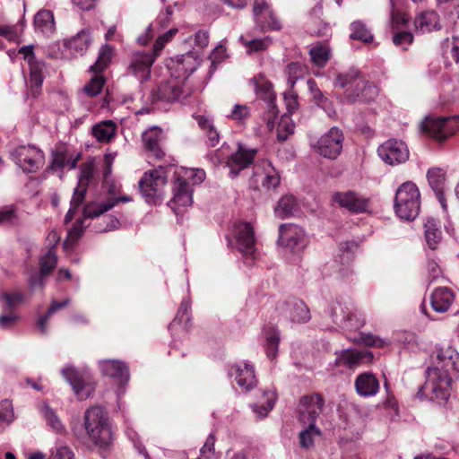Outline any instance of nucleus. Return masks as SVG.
I'll return each mask as SVG.
<instances>
[{
  "mask_svg": "<svg viewBox=\"0 0 459 459\" xmlns=\"http://www.w3.org/2000/svg\"><path fill=\"white\" fill-rule=\"evenodd\" d=\"M129 196L109 197L103 202H92L83 207V219H94L114 208L120 202H130Z\"/></svg>",
  "mask_w": 459,
  "mask_h": 459,
  "instance_id": "27",
  "label": "nucleus"
},
{
  "mask_svg": "<svg viewBox=\"0 0 459 459\" xmlns=\"http://www.w3.org/2000/svg\"><path fill=\"white\" fill-rule=\"evenodd\" d=\"M264 334L266 354L269 359H273L276 357L278 351L280 333L276 328L270 327L265 330Z\"/></svg>",
  "mask_w": 459,
  "mask_h": 459,
  "instance_id": "45",
  "label": "nucleus"
},
{
  "mask_svg": "<svg viewBox=\"0 0 459 459\" xmlns=\"http://www.w3.org/2000/svg\"><path fill=\"white\" fill-rule=\"evenodd\" d=\"M236 247L246 256L252 255L255 251L254 229L248 222H238L234 225Z\"/></svg>",
  "mask_w": 459,
  "mask_h": 459,
  "instance_id": "16",
  "label": "nucleus"
},
{
  "mask_svg": "<svg viewBox=\"0 0 459 459\" xmlns=\"http://www.w3.org/2000/svg\"><path fill=\"white\" fill-rule=\"evenodd\" d=\"M94 175V165L91 162L83 163L80 167L78 185L88 187Z\"/></svg>",
  "mask_w": 459,
  "mask_h": 459,
  "instance_id": "56",
  "label": "nucleus"
},
{
  "mask_svg": "<svg viewBox=\"0 0 459 459\" xmlns=\"http://www.w3.org/2000/svg\"><path fill=\"white\" fill-rule=\"evenodd\" d=\"M113 56L114 48L110 45L102 46L96 62L91 66V71L95 74L101 73L108 67Z\"/></svg>",
  "mask_w": 459,
  "mask_h": 459,
  "instance_id": "42",
  "label": "nucleus"
},
{
  "mask_svg": "<svg viewBox=\"0 0 459 459\" xmlns=\"http://www.w3.org/2000/svg\"><path fill=\"white\" fill-rule=\"evenodd\" d=\"M350 310L351 308H349L345 304L337 301L331 305L329 308V315L332 321L336 325L343 328L347 322V317L350 315Z\"/></svg>",
  "mask_w": 459,
  "mask_h": 459,
  "instance_id": "43",
  "label": "nucleus"
},
{
  "mask_svg": "<svg viewBox=\"0 0 459 459\" xmlns=\"http://www.w3.org/2000/svg\"><path fill=\"white\" fill-rule=\"evenodd\" d=\"M275 401L276 394L274 391H264L259 401L252 404L251 408L258 417H265L273 408Z\"/></svg>",
  "mask_w": 459,
  "mask_h": 459,
  "instance_id": "38",
  "label": "nucleus"
},
{
  "mask_svg": "<svg viewBox=\"0 0 459 459\" xmlns=\"http://www.w3.org/2000/svg\"><path fill=\"white\" fill-rule=\"evenodd\" d=\"M156 55L153 52H135L133 54L128 66V74L136 77L140 82H145L150 78L151 68L155 61Z\"/></svg>",
  "mask_w": 459,
  "mask_h": 459,
  "instance_id": "13",
  "label": "nucleus"
},
{
  "mask_svg": "<svg viewBox=\"0 0 459 459\" xmlns=\"http://www.w3.org/2000/svg\"><path fill=\"white\" fill-rule=\"evenodd\" d=\"M304 429L299 434V446L304 449L314 446L316 438L321 437L322 431L316 425L303 426Z\"/></svg>",
  "mask_w": 459,
  "mask_h": 459,
  "instance_id": "41",
  "label": "nucleus"
},
{
  "mask_svg": "<svg viewBox=\"0 0 459 459\" xmlns=\"http://www.w3.org/2000/svg\"><path fill=\"white\" fill-rule=\"evenodd\" d=\"M250 116V108L247 105L237 104L233 107L232 111L228 117L238 122L243 123Z\"/></svg>",
  "mask_w": 459,
  "mask_h": 459,
  "instance_id": "58",
  "label": "nucleus"
},
{
  "mask_svg": "<svg viewBox=\"0 0 459 459\" xmlns=\"http://www.w3.org/2000/svg\"><path fill=\"white\" fill-rule=\"evenodd\" d=\"M335 365L344 366L350 369L369 363L373 359V354L367 350L347 349L335 351Z\"/></svg>",
  "mask_w": 459,
  "mask_h": 459,
  "instance_id": "19",
  "label": "nucleus"
},
{
  "mask_svg": "<svg viewBox=\"0 0 459 459\" xmlns=\"http://www.w3.org/2000/svg\"><path fill=\"white\" fill-rule=\"evenodd\" d=\"M35 29L45 35L52 34L55 30V19L51 11L42 9L34 17Z\"/></svg>",
  "mask_w": 459,
  "mask_h": 459,
  "instance_id": "36",
  "label": "nucleus"
},
{
  "mask_svg": "<svg viewBox=\"0 0 459 459\" xmlns=\"http://www.w3.org/2000/svg\"><path fill=\"white\" fill-rule=\"evenodd\" d=\"M330 54L329 47L324 44H316L309 50L311 60L319 67H323L327 63Z\"/></svg>",
  "mask_w": 459,
  "mask_h": 459,
  "instance_id": "46",
  "label": "nucleus"
},
{
  "mask_svg": "<svg viewBox=\"0 0 459 459\" xmlns=\"http://www.w3.org/2000/svg\"><path fill=\"white\" fill-rule=\"evenodd\" d=\"M343 141L342 131L333 126L318 139L315 149L322 157L335 160L342 152Z\"/></svg>",
  "mask_w": 459,
  "mask_h": 459,
  "instance_id": "9",
  "label": "nucleus"
},
{
  "mask_svg": "<svg viewBox=\"0 0 459 459\" xmlns=\"http://www.w3.org/2000/svg\"><path fill=\"white\" fill-rule=\"evenodd\" d=\"M441 370L449 373L450 370L459 371V354L451 347L440 348L436 351L435 365Z\"/></svg>",
  "mask_w": 459,
  "mask_h": 459,
  "instance_id": "29",
  "label": "nucleus"
},
{
  "mask_svg": "<svg viewBox=\"0 0 459 459\" xmlns=\"http://www.w3.org/2000/svg\"><path fill=\"white\" fill-rule=\"evenodd\" d=\"M198 66V56L195 52L188 51L172 58L168 65L171 74L176 78H187Z\"/></svg>",
  "mask_w": 459,
  "mask_h": 459,
  "instance_id": "15",
  "label": "nucleus"
},
{
  "mask_svg": "<svg viewBox=\"0 0 459 459\" xmlns=\"http://www.w3.org/2000/svg\"><path fill=\"white\" fill-rule=\"evenodd\" d=\"M253 169L252 182L256 186L261 183L262 187L270 190L280 184V176L269 161L263 160L260 164L255 165Z\"/></svg>",
  "mask_w": 459,
  "mask_h": 459,
  "instance_id": "18",
  "label": "nucleus"
},
{
  "mask_svg": "<svg viewBox=\"0 0 459 459\" xmlns=\"http://www.w3.org/2000/svg\"><path fill=\"white\" fill-rule=\"evenodd\" d=\"M295 207V198L292 195H285L279 200L274 213L278 218L284 219L293 214Z\"/></svg>",
  "mask_w": 459,
  "mask_h": 459,
  "instance_id": "44",
  "label": "nucleus"
},
{
  "mask_svg": "<svg viewBox=\"0 0 459 459\" xmlns=\"http://www.w3.org/2000/svg\"><path fill=\"white\" fill-rule=\"evenodd\" d=\"M57 257L53 250V247H51L41 258H40V277L38 280L34 278H30V286L35 288L37 286H42L43 280L42 278L46 275H48L56 265Z\"/></svg>",
  "mask_w": 459,
  "mask_h": 459,
  "instance_id": "35",
  "label": "nucleus"
},
{
  "mask_svg": "<svg viewBox=\"0 0 459 459\" xmlns=\"http://www.w3.org/2000/svg\"><path fill=\"white\" fill-rule=\"evenodd\" d=\"M178 33V29L173 28L168 30L166 33L160 35L155 41L153 46V53L158 56L159 53L162 50L166 43L170 41L175 35Z\"/></svg>",
  "mask_w": 459,
  "mask_h": 459,
  "instance_id": "62",
  "label": "nucleus"
},
{
  "mask_svg": "<svg viewBox=\"0 0 459 459\" xmlns=\"http://www.w3.org/2000/svg\"><path fill=\"white\" fill-rule=\"evenodd\" d=\"M41 414L44 416L48 425L56 433L63 434L65 428L57 417L56 413L48 405L43 404L40 408Z\"/></svg>",
  "mask_w": 459,
  "mask_h": 459,
  "instance_id": "48",
  "label": "nucleus"
},
{
  "mask_svg": "<svg viewBox=\"0 0 459 459\" xmlns=\"http://www.w3.org/2000/svg\"><path fill=\"white\" fill-rule=\"evenodd\" d=\"M230 377H234L238 385L243 390H250L256 385L255 368L247 361H240L232 365L229 370Z\"/></svg>",
  "mask_w": 459,
  "mask_h": 459,
  "instance_id": "20",
  "label": "nucleus"
},
{
  "mask_svg": "<svg viewBox=\"0 0 459 459\" xmlns=\"http://www.w3.org/2000/svg\"><path fill=\"white\" fill-rule=\"evenodd\" d=\"M85 429L92 442L100 447H107L112 441V432L104 410L100 406L88 409L84 416Z\"/></svg>",
  "mask_w": 459,
  "mask_h": 459,
  "instance_id": "4",
  "label": "nucleus"
},
{
  "mask_svg": "<svg viewBox=\"0 0 459 459\" xmlns=\"http://www.w3.org/2000/svg\"><path fill=\"white\" fill-rule=\"evenodd\" d=\"M91 43V31L89 29H83L75 36L65 41V46L75 56H82Z\"/></svg>",
  "mask_w": 459,
  "mask_h": 459,
  "instance_id": "32",
  "label": "nucleus"
},
{
  "mask_svg": "<svg viewBox=\"0 0 459 459\" xmlns=\"http://www.w3.org/2000/svg\"><path fill=\"white\" fill-rule=\"evenodd\" d=\"M357 394L361 397L375 396L379 391V381L377 377L369 372L359 374L354 381Z\"/></svg>",
  "mask_w": 459,
  "mask_h": 459,
  "instance_id": "28",
  "label": "nucleus"
},
{
  "mask_svg": "<svg viewBox=\"0 0 459 459\" xmlns=\"http://www.w3.org/2000/svg\"><path fill=\"white\" fill-rule=\"evenodd\" d=\"M42 69V63L33 65H31V66H30V83L31 94L33 97L37 96L43 82Z\"/></svg>",
  "mask_w": 459,
  "mask_h": 459,
  "instance_id": "49",
  "label": "nucleus"
},
{
  "mask_svg": "<svg viewBox=\"0 0 459 459\" xmlns=\"http://www.w3.org/2000/svg\"><path fill=\"white\" fill-rule=\"evenodd\" d=\"M164 167H158L152 170L145 172L139 181V188L148 203H155L163 195L164 187L167 184L169 169Z\"/></svg>",
  "mask_w": 459,
  "mask_h": 459,
  "instance_id": "5",
  "label": "nucleus"
},
{
  "mask_svg": "<svg viewBox=\"0 0 459 459\" xmlns=\"http://www.w3.org/2000/svg\"><path fill=\"white\" fill-rule=\"evenodd\" d=\"M173 185V197L169 202L170 207L176 213L182 212L181 208H187L193 204V190L191 186L201 184L205 178V172L199 169H181Z\"/></svg>",
  "mask_w": 459,
  "mask_h": 459,
  "instance_id": "1",
  "label": "nucleus"
},
{
  "mask_svg": "<svg viewBox=\"0 0 459 459\" xmlns=\"http://www.w3.org/2000/svg\"><path fill=\"white\" fill-rule=\"evenodd\" d=\"M344 94L349 102H369L377 97L378 89L376 85L365 81L363 77H361V79L358 81L355 90L348 89L345 91Z\"/></svg>",
  "mask_w": 459,
  "mask_h": 459,
  "instance_id": "25",
  "label": "nucleus"
},
{
  "mask_svg": "<svg viewBox=\"0 0 459 459\" xmlns=\"http://www.w3.org/2000/svg\"><path fill=\"white\" fill-rule=\"evenodd\" d=\"M255 93L258 98L266 102L268 108L267 127L272 130L274 126V119L278 116V110L274 104L275 93L273 84L263 77L255 78Z\"/></svg>",
  "mask_w": 459,
  "mask_h": 459,
  "instance_id": "14",
  "label": "nucleus"
},
{
  "mask_svg": "<svg viewBox=\"0 0 459 459\" xmlns=\"http://www.w3.org/2000/svg\"><path fill=\"white\" fill-rule=\"evenodd\" d=\"M427 178L429 186L434 191L442 189L445 182V172L439 168H432L428 170Z\"/></svg>",
  "mask_w": 459,
  "mask_h": 459,
  "instance_id": "51",
  "label": "nucleus"
},
{
  "mask_svg": "<svg viewBox=\"0 0 459 459\" xmlns=\"http://www.w3.org/2000/svg\"><path fill=\"white\" fill-rule=\"evenodd\" d=\"M377 153L382 160L390 165H398L409 159L407 145L395 139H390L382 143L377 149Z\"/></svg>",
  "mask_w": 459,
  "mask_h": 459,
  "instance_id": "12",
  "label": "nucleus"
},
{
  "mask_svg": "<svg viewBox=\"0 0 459 459\" xmlns=\"http://www.w3.org/2000/svg\"><path fill=\"white\" fill-rule=\"evenodd\" d=\"M455 297V293L450 288H437L430 296L431 307L437 313H445L450 308Z\"/></svg>",
  "mask_w": 459,
  "mask_h": 459,
  "instance_id": "30",
  "label": "nucleus"
},
{
  "mask_svg": "<svg viewBox=\"0 0 459 459\" xmlns=\"http://www.w3.org/2000/svg\"><path fill=\"white\" fill-rule=\"evenodd\" d=\"M309 91L315 102L324 109H326L330 104L327 98L325 97L321 90L317 87L316 82L313 79L307 82Z\"/></svg>",
  "mask_w": 459,
  "mask_h": 459,
  "instance_id": "53",
  "label": "nucleus"
},
{
  "mask_svg": "<svg viewBox=\"0 0 459 459\" xmlns=\"http://www.w3.org/2000/svg\"><path fill=\"white\" fill-rule=\"evenodd\" d=\"M365 325V316L364 315L357 310L351 309L350 315L347 317V322L345 323L343 329L346 330H359Z\"/></svg>",
  "mask_w": 459,
  "mask_h": 459,
  "instance_id": "52",
  "label": "nucleus"
},
{
  "mask_svg": "<svg viewBox=\"0 0 459 459\" xmlns=\"http://www.w3.org/2000/svg\"><path fill=\"white\" fill-rule=\"evenodd\" d=\"M424 235L429 247L435 250L442 238L441 230L435 219L429 218L426 220L424 223Z\"/></svg>",
  "mask_w": 459,
  "mask_h": 459,
  "instance_id": "39",
  "label": "nucleus"
},
{
  "mask_svg": "<svg viewBox=\"0 0 459 459\" xmlns=\"http://www.w3.org/2000/svg\"><path fill=\"white\" fill-rule=\"evenodd\" d=\"M413 41V36L409 31H397L393 36V43L396 47L406 49Z\"/></svg>",
  "mask_w": 459,
  "mask_h": 459,
  "instance_id": "61",
  "label": "nucleus"
},
{
  "mask_svg": "<svg viewBox=\"0 0 459 459\" xmlns=\"http://www.w3.org/2000/svg\"><path fill=\"white\" fill-rule=\"evenodd\" d=\"M324 398L318 394L303 396L298 407V420L302 426L316 425V420L323 411Z\"/></svg>",
  "mask_w": 459,
  "mask_h": 459,
  "instance_id": "10",
  "label": "nucleus"
},
{
  "mask_svg": "<svg viewBox=\"0 0 459 459\" xmlns=\"http://www.w3.org/2000/svg\"><path fill=\"white\" fill-rule=\"evenodd\" d=\"M186 96L181 82L177 78L160 83L151 93L152 103L158 108L182 101Z\"/></svg>",
  "mask_w": 459,
  "mask_h": 459,
  "instance_id": "8",
  "label": "nucleus"
},
{
  "mask_svg": "<svg viewBox=\"0 0 459 459\" xmlns=\"http://www.w3.org/2000/svg\"><path fill=\"white\" fill-rule=\"evenodd\" d=\"M452 378L446 370L437 366L429 367L426 370V381L419 388L417 397L427 398L438 403H446L450 397Z\"/></svg>",
  "mask_w": 459,
  "mask_h": 459,
  "instance_id": "2",
  "label": "nucleus"
},
{
  "mask_svg": "<svg viewBox=\"0 0 459 459\" xmlns=\"http://www.w3.org/2000/svg\"><path fill=\"white\" fill-rule=\"evenodd\" d=\"M351 39L369 43L373 40V35L366 25L360 21H355L351 24Z\"/></svg>",
  "mask_w": 459,
  "mask_h": 459,
  "instance_id": "47",
  "label": "nucleus"
},
{
  "mask_svg": "<svg viewBox=\"0 0 459 459\" xmlns=\"http://www.w3.org/2000/svg\"><path fill=\"white\" fill-rule=\"evenodd\" d=\"M276 310L283 318L289 319L292 323L304 324L311 318L308 307L304 301L298 299L279 302Z\"/></svg>",
  "mask_w": 459,
  "mask_h": 459,
  "instance_id": "11",
  "label": "nucleus"
},
{
  "mask_svg": "<svg viewBox=\"0 0 459 459\" xmlns=\"http://www.w3.org/2000/svg\"><path fill=\"white\" fill-rule=\"evenodd\" d=\"M253 15L255 22L262 30H277L279 22L274 17L270 4L265 0H255L253 4Z\"/></svg>",
  "mask_w": 459,
  "mask_h": 459,
  "instance_id": "23",
  "label": "nucleus"
},
{
  "mask_svg": "<svg viewBox=\"0 0 459 459\" xmlns=\"http://www.w3.org/2000/svg\"><path fill=\"white\" fill-rule=\"evenodd\" d=\"M421 129L432 139L443 142L459 130V116H429L421 123Z\"/></svg>",
  "mask_w": 459,
  "mask_h": 459,
  "instance_id": "6",
  "label": "nucleus"
},
{
  "mask_svg": "<svg viewBox=\"0 0 459 459\" xmlns=\"http://www.w3.org/2000/svg\"><path fill=\"white\" fill-rule=\"evenodd\" d=\"M100 368L103 375L113 378L117 384L123 385L129 380V370L126 364L117 359H104L100 361Z\"/></svg>",
  "mask_w": 459,
  "mask_h": 459,
  "instance_id": "26",
  "label": "nucleus"
},
{
  "mask_svg": "<svg viewBox=\"0 0 459 459\" xmlns=\"http://www.w3.org/2000/svg\"><path fill=\"white\" fill-rule=\"evenodd\" d=\"M394 212L402 220L411 221L420 211V193L411 181L402 184L395 193Z\"/></svg>",
  "mask_w": 459,
  "mask_h": 459,
  "instance_id": "3",
  "label": "nucleus"
},
{
  "mask_svg": "<svg viewBox=\"0 0 459 459\" xmlns=\"http://www.w3.org/2000/svg\"><path fill=\"white\" fill-rule=\"evenodd\" d=\"M103 221H104L105 225L102 226L101 224H100L99 226H96V231H98V232L111 231V230L118 229L120 226V221H118V219H117L113 216L105 217L103 219Z\"/></svg>",
  "mask_w": 459,
  "mask_h": 459,
  "instance_id": "63",
  "label": "nucleus"
},
{
  "mask_svg": "<svg viewBox=\"0 0 459 459\" xmlns=\"http://www.w3.org/2000/svg\"><path fill=\"white\" fill-rule=\"evenodd\" d=\"M104 83H105V80L102 76H96L94 78H92L89 83H87L84 88H83V91L84 92L89 95V96H96L98 95L103 86H104Z\"/></svg>",
  "mask_w": 459,
  "mask_h": 459,
  "instance_id": "60",
  "label": "nucleus"
},
{
  "mask_svg": "<svg viewBox=\"0 0 459 459\" xmlns=\"http://www.w3.org/2000/svg\"><path fill=\"white\" fill-rule=\"evenodd\" d=\"M49 459H74V455L67 446H60L52 451Z\"/></svg>",
  "mask_w": 459,
  "mask_h": 459,
  "instance_id": "64",
  "label": "nucleus"
},
{
  "mask_svg": "<svg viewBox=\"0 0 459 459\" xmlns=\"http://www.w3.org/2000/svg\"><path fill=\"white\" fill-rule=\"evenodd\" d=\"M143 142L145 150L157 160L164 156L162 142L165 139L162 130L158 126H152L146 130L143 135Z\"/></svg>",
  "mask_w": 459,
  "mask_h": 459,
  "instance_id": "24",
  "label": "nucleus"
},
{
  "mask_svg": "<svg viewBox=\"0 0 459 459\" xmlns=\"http://www.w3.org/2000/svg\"><path fill=\"white\" fill-rule=\"evenodd\" d=\"M294 131V125L289 117H282L277 127V138L285 141Z\"/></svg>",
  "mask_w": 459,
  "mask_h": 459,
  "instance_id": "57",
  "label": "nucleus"
},
{
  "mask_svg": "<svg viewBox=\"0 0 459 459\" xmlns=\"http://www.w3.org/2000/svg\"><path fill=\"white\" fill-rule=\"evenodd\" d=\"M391 1V22L393 30H399L401 27L405 25L408 22V18L405 13L396 10L395 4Z\"/></svg>",
  "mask_w": 459,
  "mask_h": 459,
  "instance_id": "59",
  "label": "nucleus"
},
{
  "mask_svg": "<svg viewBox=\"0 0 459 459\" xmlns=\"http://www.w3.org/2000/svg\"><path fill=\"white\" fill-rule=\"evenodd\" d=\"M117 129V124L112 120L101 121L91 128L92 135L100 143H108L116 135Z\"/></svg>",
  "mask_w": 459,
  "mask_h": 459,
  "instance_id": "34",
  "label": "nucleus"
},
{
  "mask_svg": "<svg viewBox=\"0 0 459 459\" xmlns=\"http://www.w3.org/2000/svg\"><path fill=\"white\" fill-rule=\"evenodd\" d=\"M415 29L418 32L426 33L437 30L441 28L439 17L436 12L428 11L420 13L414 21Z\"/></svg>",
  "mask_w": 459,
  "mask_h": 459,
  "instance_id": "33",
  "label": "nucleus"
},
{
  "mask_svg": "<svg viewBox=\"0 0 459 459\" xmlns=\"http://www.w3.org/2000/svg\"><path fill=\"white\" fill-rule=\"evenodd\" d=\"M2 300L4 301L2 305L3 310L8 312L22 303L23 295L21 292H4L2 294Z\"/></svg>",
  "mask_w": 459,
  "mask_h": 459,
  "instance_id": "50",
  "label": "nucleus"
},
{
  "mask_svg": "<svg viewBox=\"0 0 459 459\" xmlns=\"http://www.w3.org/2000/svg\"><path fill=\"white\" fill-rule=\"evenodd\" d=\"M256 154L255 149H246L238 145V150L233 152L227 160V167L230 169V176L234 178L239 172L253 163Z\"/></svg>",
  "mask_w": 459,
  "mask_h": 459,
  "instance_id": "22",
  "label": "nucleus"
},
{
  "mask_svg": "<svg viewBox=\"0 0 459 459\" xmlns=\"http://www.w3.org/2000/svg\"><path fill=\"white\" fill-rule=\"evenodd\" d=\"M83 221L82 220L77 221L74 226L70 229L67 234V238L64 242V248L68 250L72 248V246L80 238L83 231Z\"/></svg>",
  "mask_w": 459,
  "mask_h": 459,
  "instance_id": "54",
  "label": "nucleus"
},
{
  "mask_svg": "<svg viewBox=\"0 0 459 459\" xmlns=\"http://www.w3.org/2000/svg\"><path fill=\"white\" fill-rule=\"evenodd\" d=\"M333 201L353 213L364 212L368 206V199L354 191L337 192L333 195Z\"/></svg>",
  "mask_w": 459,
  "mask_h": 459,
  "instance_id": "21",
  "label": "nucleus"
},
{
  "mask_svg": "<svg viewBox=\"0 0 459 459\" xmlns=\"http://www.w3.org/2000/svg\"><path fill=\"white\" fill-rule=\"evenodd\" d=\"M13 403L10 400H3L0 403V423L10 425L14 420Z\"/></svg>",
  "mask_w": 459,
  "mask_h": 459,
  "instance_id": "55",
  "label": "nucleus"
},
{
  "mask_svg": "<svg viewBox=\"0 0 459 459\" xmlns=\"http://www.w3.org/2000/svg\"><path fill=\"white\" fill-rule=\"evenodd\" d=\"M10 154L12 160L24 173H36L45 164L44 152L32 144L18 146Z\"/></svg>",
  "mask_w": 459,
  "mask_h": 459,
  "instance_id": "7",
  "label": "nucleus"
},
{
  "mask_svg": "<svg viewBox=\"0 0 459 459\" xmlns=\"http://www.w3.org/2000/svg\"><path fill=\"white\" fill-rule=\"evenodd\" d=\"M80 156V154L75 157L69 156L64 150L56 151L52 154L50 168L52 169H63L65 168L74 169L77 166Z\"/></svg>",
  "mask_w": 459,
  "mask_h": 459,
  "instance_id": "37",
  "label": "nucleus"
},
{
  "mask_svg": "<svg viewBox=\"0 0 459 459\" xmlns=\"http://www.w3.org/2000/svg\"><path fill=\"white\" fill-rule=\"evenodd\" d=\"M62 375L72 385L73 390L80 400H84L89 397L91 388L84 385L74 368L70 366L64 368L62 369Z\"/></svg>",
  "mask_w": 459,
  "mask_h": 459,
  "instance_id": "31",
  "label": "nucleus"
},
{
  "mask_svg": "<svg viewBox=\"0 0 459 459\" xmlns=\"http://www.w3.org/2000/svg\"><path fill=\"white\" fill-rule=\"evenodd\" d=\"M359 72L356 69H351L347 72L341 73L334 80L333 85L342 89L355 90L357 82L361 79Z\"/></svg>",
  "mask_w": 459,
  "mask_h": 459,
  "instance_id": "40",
  "label": "nucleus"
},
{
  "mask_svg": "<svg viewBox=\"0 0 459 459\" xmlns=\"http://www.w3.org/2000/svg\"><path fill=\"white\" fill-rule=\"evenodd\" d=\"M279 243L291 250H299L306 247L304 230L295 224H281L279 229Z\"/></svg>",
  "mask_w": 459,
  "mask_h": 459,
  "instance_id": "17",
  "label": "nucleus"
}]
</instances>
